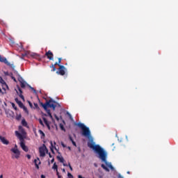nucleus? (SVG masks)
Segmentation results:
<instances>
[{
  "instance_id": "1",
  "label": "nucleus",
  "mask_w": 178,
  "mask_h": 178,
  "mask_svg": "<svg viewBox=\"0 0 178 178\" xmlns=\"http://www.w3.org/2000/svg\"><path fill=\"white\" fill-rule=\"evenodd\" d=\"M78 126L82 130V136L88 139V147L93 149V151H95V152L99 155V159H101L102 162H104L106 165L104 164H102V168L106 172H109V169H111V170H114L115 168H113L112 163L106 161L107 154L105 150H104V149H102V147H101V146L99 145H95L94 138H92V136H91V131H90V128L86 127L84 124L81 123L78 124Z\"/></svg>"
},
{
  "instance_id": "2",
  "label": "nucleus",
  "mask_w": 178,
  "mask_h": 178,
  "mask_svg": "<svg viewBox=\"0 0 178 178\" xmlns=\"http://www.w3.org/2000/svg\"><path fill=\"white\" fill-rule=\"evenodd\" d=\"M58 105H59V104H58L56 102L52 99H50L48 102H47L45 104H42V106L44 109V111L47 112L48 116H49V118L52 119V114H51V111H49L48 108H51L53 111H55V108H56Z\"/></svg>"
},
{
  "instance_id": "3",
  "label": "nucleus",
  "mask_w": 178,
  "mask_h": 178,
  "mask_svg": "<svg viewBox=\"0 0 178 178\" xmlns=\"http://www.w3.org/2000/svg\"><path fill=\"white\" fill-rule=\"evenodd\" d=\"M10 151L12 152V159H19L20 158V150L17 149V145H15L13 148H11Z\"/></svg>"
},
{
  "instance_id": "4",
  "label": "nucleus",
  "mask_w": 178,
  "mask_h": 178,
  "mask_svg": "<svg viewBox=\"0 0 178 178\" xmlns=\"http://www.w3.org/2000/svg\"><path fill=\"white\" fill-rule=\"evenodd\" d=\"M18 129H19V131H15L16 137H17L19 138V136H22L23 140H24V138H26V131L22 126H19Z\"/></svg>"
},
{
  "instance_id": "5",
  "label": "nucleus",
  "mask_w": 178,
  "mask_h": 178,
  "mask_svg": "<svg viewBox=\"0 0 178 178\" xmlns=\"http://www.w3.org/2000/svg\"><path fill=\"white\" fill-rule=\"evenodd\" d=\"M19 140V145L21 148H22L23 151L25 152H29V147L26 146V143H24V139H23V136L18 134Z\"/></svg>"
},
{
  "instance_id": "6",
  "label": "nucleus",
  "mask_w": 178,
  "mask_h": 178,
  "mask_svg": "<svg viewBox=\"0 0 178 178\" xmlns=\"http://www.w3.org/2000/svg\"><path fill=\"white\" fill-rule=\"evenodd\" d=\"M46 151H47V146H45V145H43L42 147H40L39 148V152H40V156H45V152Z\"/></svg>"
},
{
  "instance_id": "7",
  "label": "nucleus",
  "mask_w": 178,
  "mask_h": 178,
  "mask_svg": "<svg viewBox=\"0 0 178 178\" xmlns=\"http://www.w3.org/2000/svg\"><path fill=\"white\" fill-rule=\"evenodd\" d=\"M45 56H47V59H49V60H54V54L50 50L46 52Z\"/></svg>"
},
{
  "instance_id": "8",
  "label": "nucleus",
  "mask_w": 178,
  "mask_h": 178,
  "mask_svg": "<svg viewBox=\"0 0 178 178\" xmlns=\"http://www.w3.org/2000/svg\"><path fill=\"white\" fill-rule=\"evenodd\" d=\"M0 141L4 145H9V140H8L6 138H5V136H2L0 135Z\"/></svg>"
},
{
  "instance_id": "9",
  "label": "nucleus",
  "mask_w": 178,
  "mask_h": 178,
  "mask_svg": "<svg viewBox=\"0 0 178 178\" xmlns=\"http://www.w3.org/2000/svg\"><path fill=\"white\" fill-rule=\"evenodd\" d=\"M0 62L5 63L7 66H10V63L8 62V60L5 57H1L0 55Z\"/></svg>"
},
{
  "instance_id": "10",
  "label": "nucleus",
  "mask_w": 178,
  "mask_h": 178,
  "mask_svg": "<svg viewBox=\"0 0 178 178\" xmlns=\"http://www.w3.org/2000/svg\"><path fill=\"white\" fill-rule=\"evenodd\" d=\"M58 66H60L59 74H60L61 76H65V67L63 65H60L59 64Z\"/></svg>"
},
{
  "instance_id": "11",
  "label": "nucleus",
  "mask_w": 178,
  "mask_h": 178,
  "mask_svg": "<svg viewBox=\"0 0 178 178\" xmlns=\"http://www.w3.org/2000/svg\"><path fill=\"white\" fill-rule=\"evenodd\" d=\"M50 144H51L50 149H51L52 154H55V152H54V149H56V151H57V152H58V151H59L58 149V148H56V147H55V145H54V143H52V141H50Z\"/></svg>"
},
{
  "instance_id": "12",
  "label": "nucleus",
  "mask_w": 178,
  "mask_h": 178,
  "mask_svg": "<svg viewBox=\"0 0 178 178\" xmlns=\"http://www.w3.org/2000/svg\"><path fill=\"white\" fill-rule=\"evenodd\" d=\"M34 163H35L36 169H40V166H38V165L41 164V161H40L39 158L34 160Z\"/></svg>"
},
{
  "instance_id": "13",
  "label": "nucleus",
  "mask_w": 178,
  "mask_h": 178,
  "mask_svg": "<svg viewBox=\"0 0 178 178\" xmlns=\"http://www.w3.org/2000/svg\"><path fill=\"white\" fill-rule=\"evenodd\" d=\"M19 83L22 88H25L26 86H27V83H26V81H24V80H23L22 79H19Z\"/></svg>"
},
{
  "instance_id": "14",
  "label": "nucleus",
  "mask_w": 178,
  "mask_h": 178,
  "mask_svg": "<svg viewBox=\"0 0 178 178\" xmlns=\"http://www.w3.org/2000/svg\"><path fill=\"white\" fill-rule=\"evenodd\" d=\"M43 122L46 124L49 130H51V126L49 125V122H48V120H47V118H43Z\"/></svg>"
},
{
  "instance_id": "15",
  "label": "nucleus",
  "mask_w": 178,
  "mask_h": 178,
  "mask_svg": "<svg viewBox=\"0 0 178 178\" xmlns=\"http://www.w3.org/2000/svg\"><path fill=\"white\" fill-rule=\"evenodd\" d=\"M22 126H24V127H28L29 128V125L27 124V122L26 121L25 119H23L22 120Z\"/></svg>"
},
{
  "instance_id": "16",
  "label": "nucleus",
  "mask_w": 178,
  "mask_h": 178,
  "mask_svg": "<svg viewBox=\"0 0 178 178\" xmlns=\"http://www.w3.org/2000/svg\"><path fill=\"white\" fill-rule=\"evenodd\" d=\"M52 169H54V170H56V172H58V165H56V163H54Z\"/></svg>"
},
{
  "instance_id": "17",
  "label": "nucleus",
  "mask_w": 178,
  "mask_h": 178,
  "mask_svg": "<svg viewBox=\"0 0 178 178\" xmlns=\"http://www.w3.org/2000/svg\"><path fill=\"white\" fill-rule=\"evenodd\" d=\"M57 158H58V161H59L60 162H61V163H63V162H65V159H63V157H59V156H58Z\"/></svg>"
},
{
  "instance_id": "18",
  "label": "nucleus",
  "mask_w": 178,
  "mask_h": 178,
  "mask_svg": "<svg viewBox=\"0 0 178 178\" xmlns=\"http://www.w3.org/2000/svg\"><path fill=\"white\" fill-rule=\"evenodd\" d=\"M39 133L41 135L42 138V137H45V134L44 133V131H42V130H39Z\"/></svg>"
},
{
  "instance_id": "19",
  "label": "nucleus",
  "mask_w": 178,
  "mask_h": 178,
  "mask_svg": "<svg viewBox=\"0 0 178 178\" xmlns=\"http://www.w3.org/2000/svg\"><path fill=\"white\" fill-rule=\"evenodd\" d=\"M31 56H32V58H37L38 57V54H35V53H31Z\"/></svg>"
},
{
  "instance_id": "20",
  "label": "nucleus",
  "mask_w": 178,
  "mask_h": 178,
  "mask_svg": "<svg viewBox=\"0 0 178 178\" xmlns=\"http://www.w3.org/2000/svg\"><path fill=\"white\" fill-rule=\"evenodd\" d=\"M16 120H20V119H22V114L17 115L15 117Z\"/></svg>"
},
{
  "instance_id": "21",
  "label": "nucleus",
  "mask_w": 178,
  "mask_h": 178,
  "mask_svg": "<svg viewBox=\"0 0 178 178\" xmlns=\"http://www.w3.org/2000/svg\"><path fill=\"white\" fill-rule=\"evenodd\" d=\"M17 94H18L19 97H20L22 99H24V96H23L22 93L19 94V92L17 90Z\"/></svg>"
},
{
  "instance_id": "22",
  "label": "nucleus",
  "mask_w": 178,
  "mask_h": 178,
  "mask_svg": "<svg viewBox=\"0 0 178 178\" xmlns=\"http://www.w3.org/2000/svg\"><path fill=\"white\" fill-rule=\"evenodd\" d=\"M59 126H60V129L63 131H65V127H63V124H60Z\"/></svg>"
},
{
  "instance_id": "23",
  "label": "nucleus",
  "mask_w": 178,
  "mask_h": 178,
  "mask_svg": "<svg viewBox=\"0 0 178 178\" xmlns=\"http://www.w3.org/2000/svg\"><path fill=\"white\" fill-rule=\"evenodd\" d=\"M22 109H24V112H26V113H29V110H27V108H26V107H25V106L22 107Z\"/></svg>"
},
{
  "instance_id": "24",
  "label": "nucleus",
  "mask_w": 178,
  "mask_h": 178,
  "mask_svg": "<svg viewBox=\"0 0 178 178\" xmlns=\"http://www.w3.org/2000/svg\"><path fill=\"white\" fill-rule=\"evenodd\" d=\"M18 105L20 106V108H23V106H24V104H23L22 102H19Z\"/></svg>"
},
{
  "instance_id": "25",
  "label": "nucleus",
  "mask_w": 178,
  "mask_h": 178,
  "mask_svg": "<svg viewBox=\"0 0 178 178\" xmlns=\"http://www.w3.org/2000/svg\"><path fill=\"white\" fill-rule=\"evenodd\" d=\"M67 176H68V178H74V177H73V175L70 172L67 173Z\"/></svg>"
},
{
  "instance_id": "26",
  "label": "nucleus",
  "mask_w": 178,
  "mask_h": 178,
  "mask_svg": "<svg viewBox=\"0 0 178 178\" xmlns=\"http://www.w3.org/2000/svg\"><path fill=\"white\" fill-rule=\"evenodd\" d=\"M29 55H30V53L26 51L25 54H22V56H29Z\"/></svg>"
},
{
  "instance_id": "27",
  "label": "nucleus",
  "mask_w": 178,
  "mask_h": 178,
  "mask_svg": "<svg viewBox=\"0 0 178 178\" xmlns=\"http://www.w3.org/2000/svg\"><path fill=\"white\" fill-rule=\"evenodd\" d=\"M29 87H30L31 90H32V91H33V92H34L35 94H37V91L35 90V89H34V88H33V87H31V86H29Z\"/></svg>"
},
{
  "instance_id": "28",
  "label": "nucleus",
  "mask_w": 178,
  "mask_h": 178,
  "mask_svg": "<svg viewBox=\"0 0 178 178\" xmlns=\"http://www.w3.org/2000/svg\"><path fill=\"white\" fill-rule=\"evenodd\" d=\"M39 123H40V124H41V126H42L44 127V122H42V120L40 119Z\"/></svg>"
},
{
  "instance_id": "29",
  "label": "nucleus",
  "mask_w": 178,
  "mask_h": 178,
  "mask_svg": "<svg viewBox=\"0 0 178 178\" xmlns=\"http://www.w3.org/2000/svg\"><path fill=\"white\" fill-rule=\"evenodd\" d=\"M0 83H1V84H5V81H3V79L1 76H0Z\"/></svg>"
},
{
  "instance_id": "30",
  "label": "nucleus",
  "mask_w": 178,
  "mask_h": 178,
  "mask_svg": "<svg viewBox=\"0 0 178 178\" xmlns=\"http://www.w3.org/2000/svg\"><path fill=\"white\" fill-rule=\"evenodd\" d=\"M18 91H19V94H23V91H22V89L20 88V87H18Z\"/></svg>"
},
{
  "instance_id": "31",
  "label": "nucleus",
  "mask_w": 178,
  "mask_h": 178,
  "mask_svg": "<svg viewBox=\"0 0 178 178\" xmlns=\"http://www.w3.org/2000/svg\"><path fill=\"white\" fill-rule=\"evenodd\" d=\"M67 115L69 116L70 119L71 120L73 119V118L72 117V115L69 112H67Z\"/></svg>"
},
{
  "instance_id": "32",
  "label": "nucleus",
  "mask_w": 178,
  "mask_h": 178,
  "mask_svg": "<svg viewBox=\"0 0 178 178\" xmlns=\"http://www.w3.org/2000/svg\"><path fill=\"white\" fill-rule=\"evenodd\" d=\"M56 175L58 176V178H62V176L59 175V172L56 171Z\"/></svg>"
},
{
  "instance_id": "33",
  "label": "nucleus",
  "mask_w": 178,
  "mask_h": 178,
  "mask_svg": "<svg viewBox=\"0 0 178 178\" xmlns=\"http://www.w3.org/2000/svg\"><path fill=\"white\" fill-rule=\"evenodd\" d=\"M69 138H70V140H71L72 143H73V141H74L73 140V138H72V136H70V135H69Z\"/></svg>"
},
{
  "instance_id": "34",
  "label": "nucleus",
  "mask_w": 178,
  "mask_h": 178,
  "mask_svg": "<svg viewBox=\"0 0 178 178\" xmlns=\"http://www.w3.org/2000/svg\"><path fill=\"white\" fill-rule=\"evenodd\" d=\"M15 102H17V104H19V102H21L19 100V99H17V98H15Z\"/></svg>"
},
{
  "instance_id": "35",
  "label": "nucleus",
  "mask_w": 178,
  "mask_h": 178,
  "mask_svg": "<svg viewBox=\"0 0 178 178\" xmlns=\"http://www.w3.org/2000/svg\"><path fill=\"white\" fill-rule=\"evenodd\" d=\"M72 145H73L74 147H77V145L76 144V142H74V140L72 141Z\"/></svg>"
},
{
  "instance_id": "36",
  "label": "nucleus",
  "mask_w": 178,
  "mask_h": 178,
  "mask_svg": "<svg viewBox=\"0 0 178 178\" xmlns=\"http://www.w3.org/2000/svg\"><path fill=\"white\" fill-rule=\"evenodd\" d=\"M26 158H28V159H31V156L30 154H27Z\"/></svg>"
},
{
  "instance_id": "37",
  "label": "nucleus",
  "mask_w": 178,
  "mask_h": 178,
  "mask_svg": "<svg viewBox=\"0 0 178 178\" xmlns=\"http://www.w3.org/2000/svg\"><path fill=\"white\" fill-rule=\"evenodd\" d=\"M12 106H13V108H14V109H15V111H16V109H17V108L16 107V106H15V104H12Z\"/></svg>"
},
{
  "instance_id": "38",
  "label": "nucleus",
  "mask_w": 178,
  "mask_h": 178,
  "mask_svg": "<svg viewBox=\"0 0 178 178\" xmlns=\"http://www.w3.org/2000/svg\"><path fill=\"white\" fill-rule=\"evenodd\" d=\"M68 166H69L70 170H73V168H72V165H70V163H68Z\"/></svg>"
},
{
  "instance_id": "39",
  "label": "nucleus",
  "mask_w": 178,
  "mask_h": 178,
  "mask_svg": "<svg viewBox=\"0 0 178 178\" xmlns=\"http://www.w3.org/2000/svg\"><path fill=\"white\" fill-rule=\"evenodd\" d=\"M61 145H62V147H63V148H66V145H65L63 142L61 143Z\"/></svg>"
},
{
  "instance_id": "40",
  "label": "nucleus",
  "mask_w": 178,
  "mask_h": 178,
  "mask_svg": "<svg viewBox=\"0 0 178 178\" xmlns=\"http://www.w3.org/2000/svg\"><path fill=\"white\" fill-rule=\"evenodd\" d=\"M29 106H31V108H33V104H31V102H29Z\"/></svg>"
},
{
  "instance_id": "41",
  "label": "nucleus",
  "mask_w": 178,
  "mask_h": 178,
  "mask_svg": "<svg viewBox=\"0 0 178 178\" xmlns=\"http://www.w3.org/2000/svg\"><path fill=\"white\" fill-rule=\"evenodd\" d=\"M61 60H62V58H58V64L60 63Z\"/></svg>"
},
{
  "instance_id": "42",
  "label": "nucleus",
  "mask_w": 178,
  "mask_h": 178,
  "mask_svg": "<svg viewBox=\"0 0 178 178\" xmlns=\"http://www.w3.org/2000/svg\"><path fill=\"white\" fill-rule=\"evenodd\" d=\"M54 161H55V159H52L51 160V163H54Z\"/></svg>"
},
{
  "instance_id": "43",
  "label": "nucleus",
  "mask_w": 178,
  "mask_h": 178,
  "mask_svg": "<svg viewBox=\"0 0 178 178\" xmlns=\"http://www.w3.org/2000/svg\"><path fill=\"white\" fill-rule=\"evenodd\" d=\"M118 178H123V177L120 174H119L118 175Z\"/></svg>"
},
{
  "instance_id": "44",
  "label": "nucleus",
  "mask_w": 178,
  "mask_h": 178,
  "mask_svg": "<svg viewBox=\"0 0 178 178\" xmlns=\"http://www.w3.org/2000/svg\"><path fill=\"white\" fill-rule=\"evenodd\" d=\"M34 105H35V108H37V106H38V104H37V103H34Z\"/></svg>"
},
{
  "instance_id": "45",
  "label": "nucleus",
  "mask_w": 178,
  "mask_h": 178,
  "mask_svg": "<svg viewBox=\"0 0 178 178\" xmlns=\"http://www.w3.org/2000/svg\"><path fill=\"white\" fill-rule=\"evenodd\" d=\"M55 118H56V120H59V118H58V116L55 115Z\"/></svg>"
},
{
  "instance_id": "46",
  "label": "nucleus",
  "mask_w": 178,
  "mask_h": 178,
  "mask_svg": "<svg viewBox=\"0 0 178 178\" xmlns=\"http://www.w3.org/2000/svg\"><path fill=\"white\" fill-rule=\"evenodd\" d=\"M41 178H45V176L44 175H42Z\"/></svg>"
},
{
  "instance_id": "47",
  "label": "nucleus",
  "mask_w": 178,
  "mask_h": 178,
  "mask_svg": "<svg viewBox=\"0 0 178 178\" xmlns=\"http://www.w3.org/2000/svg\"><path fill=\"white\" fill-rule=\"evenodd\" d=\"M52 68L54 69V71H55V65H52Z\"/></svg>"
},
{
  "instance_id": "48",
  "label": "nucleus",
  "mask_w": 178,
  "mask_h": 178,
  "mask_svg": "<svg viewBox=\"0 0 178 178\" xmlns=\"http://www.w3.org/2000/svg\"><path fill=\"white\" fill-rule=\"evenodd\" d=\"M63 172L65 173L66 172V170H65V168H63Z\"/></svg>"
},
{
  "instance_id": "49",
  "label": "nucleus",
  "mask_w": 178,
  "mask_h": 178,
  "mask_svg": "<svg viewBox=\"0 0 178 178\" xmlns=\"http://www.w3.org/2000/svg\"><path fill=\"white\" fill-rule=\"evenodd\" d=\"M0 178H3V175H1Z\"/></svg>"
},
{
  "instance_id": "50",
  "label": "nucleus",
  "mask_w": 178,
  "mask_h": 178,
  "mask_svg": "<svg viewBox=\"0 0 178 178\" xmlns=\"http://www.w3.org/2000/svg\"><path fill=\"white\" fill-rule=\"evenodd\" d=\"M63 166H67V164L63 163Z\"/></svg>"
},
{
  "instance_id": "51",
  "label": "nucleus",
  "mask_w": 178,
  "mask_h": 178,
  "mask_svg": "<svg viewBox=\"0 0 178 178\" xmlns=\"http://www.w3.org/2000/svg\"><path fill=\"white\" fill-rule=\"evenodd\" d=\"M127 173V175H130V171H128Z\"/></svg>"
},
{
  "instance_id": "52",
  "label": "nucleus",
  "mask_w": 178,
  "mask_h": 178,
  "mask_svg": "<svg viewBox=\"0 0 178 178\" xmlns=\"http://www.w3.org/2000/svg\"><path fill=\"white\" fill-rule=\"evenodd\" d=\"M13 79L14 81H16V79H15V78H13Z\"/></svg>"
},
{
  "instance_id": "53",
  "label": "nucleus",
  "mask_w": 178,
  "mask_h": 178,
  "mask_svg": "<svg viewBox=\"0 0 178 178\" xmlns=\"http://www.w3.org/2000/svg\"><path fill=\"white\" fill-rule=\"evenodd\" d=\"M0 92H2V89L0 88Z\"/></svg>"
},
{
  "instance_id": "54",
  "label": "nucleus",
  "mask_w": 178,
  "mask_h": 178,
  "mask_svg": "<svg viewBox=\"0 0 178 178\" xmlns=\"http://www.w3.org/2000/svg\"><path fill=\"white\" fill-rule=\"evenodd\" d=\"M54 145H56V142H54Z\"/></svg>"
},
{
  "instance_id": "55",
  "label": "nucleus",
  "mask_w": 178,
  "mask_h": 178,
  "mask_svg": "<svg viewBox=\"0 0 178 178\" xmlns=\"http://www.w3.org/2000/svg\"><path fill=\"white\" fill-rule=\"evenodd\" d=\"M68 149H70V150L71 149L70 147H68Z\"/></svg>"
},
{
  "instance_id": "56",
  "label": "nucleus",
  "mask_w": 178,
  "mask_h": 178,
  "mask_svg": "<svg viewBox=\"0 0 178 178\" xmlns=\"http://www.w3.org/2000/svg\"><path fill=\"white\" fill-rule=\"evenodd\" d=\"M58 65V63H55V65Z\"/></svg>"
},
{
  "instance_id": "57",
  "label": "nucleus",
  "mask_w": 178,
  "mask_h": 178,
  "mask_svg": "<svg viewBox=\"0 0 178 178\" xmlns=\"http://www.w3.org/2000/svg\"><path fill=\"white\" fill-rule=\"evenodd\" d=\"M49 157L51 158L52 156H51V154H49Z\"/></svg>"
},
{
  "instance_id": "58",
  "label": "nucleus",
  "mask_w": 178,
  "mask_h": 178,
  "mask_svg": "<svg viewBox=\"0 0 178 178\" xmlns=\"http://www.w3.org/2000/svg\"><path fill=\"white\" fill-rule=\"evenodd\" d=\"M99 178H102V176H99Z\"/></svg>"
}]
</instances>
